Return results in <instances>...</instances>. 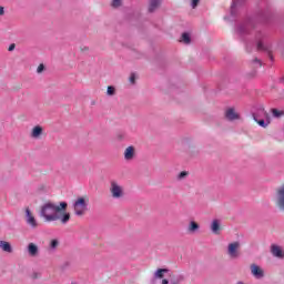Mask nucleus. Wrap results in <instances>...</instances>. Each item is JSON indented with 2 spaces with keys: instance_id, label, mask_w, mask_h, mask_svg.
Masks as SVG:
<instances>
[{
  "instance_id": "24",
  "label": "nucleus",
  "mask_w": 284,
  "mask_h": 284,
  "mask_svg": "<svg viewBox=\"0 0 284 284\" xmlns=\"http://www.w3.org/2000/svg\"><path fill=\"white\" fill-rule=\"evenodd\" d=\"M106 94L108 97H114V94H116V89L112 85L108 87Z\"/></svg>"
},
{
  "instance_id": "9",
  "label": "nucleus",
  "mask_w": 284,
  "mask_h": 284,
  "mask_svg": "<svg viewBox=\"0 0 284 284\" xmlns=\"http://www.w3.org/2000/svg\"><path fill=\"white\" fill-rule=\"evenodd\" d=\"M245 0H233L231 4V17H233V19H236V16L239 14V8H241Z\"/></svg>"
},
{
  "instance_id": "23",
  "label": "nucleus",
  "mask_w": 284,
  "mask_h": 284,
  "mask_svg": "<svg viewBox=\"0 0 284 284\" xmlns=\"http://www.w3.org/2000/svg\"><path fill=\"white\" fill-rule=\"evenodd\" d=\"M182 43H185L186 45L192 43V39L190 38V33L184 32L182 33Z\"/></svg>"
},
{
  "instance_id": "14",
  "label": "nucleus",
  "mask_w": 284,
  "mask_h": 284,
  "mask_svg": "<svg viewBox=\"0 0 284 284\" xmlns=\"http://www.w3.org/2000/svg\"><path fill=\"white\" fill-rule=\"evenodd\" d=\"M41 134H43V126L36 125L31 131V139H41Z\"/></svg>"
},
{
  "instance_id": "19",
  "label": "nucleus",
  "mask_w": 284,
  "mask_h": 284,
  "mask_svg": "<svg viewBox=\"0 0 284 284\" xmlns=\"http://www.w3.org/2000/svg\"><path fill=\"white\" fill-rule=\"evenodd\" d=\"M199 230H201V226L199 225V223H196L195 221H191L189 223L187 232H190L191 234H194L195 232H199Z\"/></svg>"
},
{
  "instance_id": "34",
  "label": "nucleus",
  "mask_w": 284,
  "mask_h": 284,
  "mask_svg": "<svg viewBox=\"0 0 284 284\" xmlns=\"http://www.w3.org/2000/svg\"><path fill=\"white\" fill-rule=\"evenodd\" d=\"M6 14V9L3 7H0V17H3Z\"/></svg>"
},
{
  "instance_id": "13",
  "label": "nucleus",
  "mask_w": 284,
  "mask_h": 284,
  "mask_svg": "<svg viewBox=\"0 0 284 284\" xmlns=\"http://www.w3.org/2000/svg\"><path fill=\"white\" fill-rule=\"evenodd\" d=\"M211 232H212V234H215V235L221 234V220H213L212 221Z\"/></svg>"
},
{
  "instance_id": "32",
  "label": "nucleus",
  "mask_w": 284,
  "mask_h": 284,
  "mask_svg": "<svg viewBox=\"0 0 284 284\" xmlns=\"http://www.w3.org/2000/svg\"><path fill=\"white\" fill-rule=\"evenodd\" d=\"M43 70H45V65L39 64V67L37 69L38 74H41V72H43Z\"/></svg>"
},
{
  "instance_id": "21",
  "label": "nucleus",
  "mask_w": 284,
  "mask_h": 284,
  "mask_svg": "<svg viewBox=\"0 0 284 284\" xmlns=\"http://www.w3.org/2000/svg\"><path fill=\"white\" fill-rule=\"evenodd\" d=\"M170 272V270L168 268H159L155 271L153 278H163V276H165V274H168Z\"/></svg>"
},
{
  "instance_id": "18",
  "label": "nucleus",
  "mask_w": 284,
  "mask_h": 284,
  "mask_svg": "<svg viewBox=\"0 0 284 284\" xmlns=\"http://www.w3.org/2000/svg\"><path fill=\"white\" fill-rule=\"evenodd\" d=\"M134 159V146H128L124 151V160L132 161Z\"/></svg>"
},
{
  "instance_id": "2",
  "label": "nucleus",
  "mask_w": 284,
  "mask_h": 284,
  "mask_svg": "<svg viewBox=\"0 0 284 284\" xmlns=\"http://www.w3.org/2000/svg\"><path fill=\"white\" fill-rule=\"evenodd\" d=\"M68 210V202H60L59 204L45 203L40 210V216L44 219L47 223L52 221H61L62 225H68L70 222V213Z\"/></svg>"
},
{
  "instance_id": "31",
  "label": "nucleus",
  "mask_w": 284,
  "mask_h": 284,
  "mask_svg": "<svg viewBox=\"0 0 284 284\" xmlns=\"http://www.w3.org/2000/svg\"><path fill=\"white\" fill-rule=\"evenodd\" d=\"M262 19L267 20L270 19V11H264L261 13Z\"/></svg>"
},
{
  "instance_id": "28",
  "label": "nucleus",
  "mask_w": 284,
  "mask_h": 284,
  "mask_svg": "<svg viewBox=\"0 0 284 284\" xmlns=\"http://www.w3.org/2000/svg\"><path fill=\"white\" fill-rule=\"evenodd\" d=\"M59 247V240H52L50 242V250H57Z\"/></svg>"
},
{
  "instance_id": "35",
  "label": "nucleus",
  "mask_w": 284,
  "mask_h": 284,
  "mask_svg": "<svg viewBox=\"0 0 284 284\" xmlns=\"http://www.w3.org/2000/svg\"><path fill=\"white\" fill-rule=\"evenodd\" d=\"M14 48H17V45L14 43L9 45V52H12L14 50Z\"/></svg>"
},
{
  "instance_id": "7",
  "label": "nucleus",
  "mask_w": 284,
  "mask_h": 284,
  "mask_svg": "<svg viewBox=\"0 0 284 284\" xmlns=\"http://www.w3.org/2000/svg\"><path fill=\"white\" fill-rule=\"evenodd\" d=\"M239 247H241V243L233 242L229 244L227 254L231 258H239Z\"/></svg>"
},
{
  "instance_id": "17",
  "label": "nucleus",
  "mask_w": 284,
  "mask_h": 284,
  "mask_svg": "<svg viewBox=\"0 0 284 284\" xmlns=\"http://www.w3.org/2000/svg\"><path fill=\"white\" fill-rule=\"evenodd\" d=\"M253 114H255L257 119H267V111H265V108L262 104L257 106L256 112Z\"/></svg>"
},
{
  "instance_id": "22",
  "label": "nucleus",
  "mask_w": 284,
  "mask_h": 284,
  "mask_svg": "<svg viewBox=\"0 0 284 284\" xmlns=\"http://www.w3.org/2000/svg\"><path fill=\"white\" fill-rule=\"evenodd\" d=\"M72 267V262L70 261H64L62 264H60V271L61 272H68Z\"/></svg>"
},
{
  "instance_id": "33",
  "label": "nucleus",
  "mask_w": 284,
  "mask_h": 284,
  "mask_svg": "<svg viewBox=\"0 0 284 284\" xmlns=\"http://www.w3.org/2000/svg\"><path fill=\"white\" fill-rule=\"evenodd\" d=\"M129 81L134 85V83L136 82V75L131 74Z\"/></svg>"
},
{
  "instance_id": "27",
  "label": "nucleus",
  "mask_w": 284,
  "mask_h": 284,
  "mask_svg": "<svg viewBox=\"0 0 284 284\" xmlns=\"http://www.w3.org/2000/svg\"><path fill=\"white\" fill-rule=\"evenodd\" d=\"M272 113H273V116H275V119L283 116V112L278 111V109H272Z\"/></svg>"
},
{
  "instance_id": "4",
  "label": "nucleus",
  "mask_w": 284,
  "mask_h": 284,
  "mask_svg": "<svg viewBox=\"0 0 284 284\" xmlns=\"http://www.w3.org/2000/svg\"><path fill=\"white\" fill-rule=\"evenodd\" d=\"M110 192L112 199H123V186H121L116 181H111Z\"/></svg>"
},
{
  "instance_id": "26",
  "label": "nucleus",
  "mask_w": 284,
  "mask_h": 284,
  "mask_svg": "<svg viewBox=\"0 0 284 284\" xmlns=\"http://www.w3.org/2000/svg\"><path fill=\"white\" fill-rule=\"evenodd\" d=\"M111 6L112 8H121V6H123V0H112Z\"/></svg>"
},
{
  "instance_id": "3",
  "label": "nucleus",
  "mask_w": 284,
  "mask_h": 284,
  "mask_svg": "<svg viewBox=\"0 0 284 284\" xmlns=\"http://www.w3.org/2000/svg\"><path fill=\"white\" fill-rule=\"evenodd\" d=\"M73 210L75 216H83V214L88 212V202H85V197H78L73 203Z\"/></svg>"
},
{
  "instance_id": "20",
  "label": "nucleus",
  "mask_w": 284,
  "mask_h": 284,
  "mask_svg": "<svg viewBox=\"0 0 284 284\" xmlns=\"http://www.w3.org/2000/svg\"><path fill=\"white\" fill-rule=\"evenodd\" d=\"M159 6H161V0H150L149 12H156Z\"/></svg>"
},
{
  "instance_id": "8",
  "label": "nucleus",
  "mask_w": 284,
  "mask_h": 284,
  "mask_svg": "<svg viewBox=\"0 0 284 284\" xmlns=\"http://www.w3.org/2000/svg\"><path fill=\"white\" fill-rule=\"evenodd\" d=\"M271 254L272 256H274L275 258H280L281 261H283L284 258V251H283V247H281L280 245L272 244Z\"/></svg>"
},
{
  "instance_id": "15",
  "label": "nucleus",
  "mask_w": 284,
  "mask_h": 284,
  "mask_svg": "<svg viewBox=\"0 0 284 284\" xmlns=\"http://www.w3.org/2000/svg\"><path fill=\"white\" fill-rule=\"evenodd\" d=\"M0 250H2V252H7V254H12L13 252L12 244L3 240L0 241Z\"/></svg>"
},
{
  "instance_id": "36",
  "label": "nucleus",
  "mask_w": 284,
  "mask_h": 284,
  "mask_svg": "<svg viewBox=\"0 0 284 284\" xmlns=\"http://www.w3.org/2000/svg\"><path fill=\"white\" fill-rule=\"evenodd\" d=\"M162 284H170V281H168V280H162Z\"/></svg>"
},
{
  "instance_id": "38",
  "label": "nucleus",
  "mask_w": 284,
  "mask_h": 284,
  "mask_svg": "<svg viewBox=\"0 0 284 284\" xmlns=\"http://www.w3.org/2000/svg\"><path fill=\"white\" fill-rule=\"evenodd\" d=\"M173 284H176L175 282Z\"/></svg>"
},
{
  "instance_id": "11",
  "label": "nucleus",
  "mask_w": 284,
  "mask_h": 284,
  "mask_svg": "<svg viewBox=\"0 0 284 284\" xmlns=\"http://www.w3.org/2000/svg\"><path fill=\"white\" fill-rule=\"evenodd\" d=\"M26 221L27 224H29L33 230L39 226V223H37V219L32 216V212L29 207L26 209Z\"/></svg>"
},
{
  "instance_id": "6",
  "label": "nucleus",
  "mask_w": 284,
  "mask_h": 284,
  "mask_svg": "<svg viewBox=\"0 0 284 284\" xmlns=\"http://www.w3.org/2000/svg\"><path fill=\"white\" fill-rule=\"evenodd\" d=\"M251 274L256 278L257 281H261V278H265V270L263 267L258 266L257 264H251L250 266Z\"/></svg>"
},
{
  "instance_id": "1",
  "label": "nucleus",
  "mask_w": 284,
  "mask_h": 284,
  "mask_svg": "<svg viewBox=\"0 0 284 284\" xmlns=\"http://www.w3.org/2000/svg\"><path fill=\"white\" fill-rule=\"evenodd\" d=\"M235 33L239 39L245 43L246 52H252L254 43L250 42L247 37L255 34V43L258 52H266L273 61L272 57V43L267 40V36L261 31H256V24L254 20L246 19L235 24Z\"/></svg>"
},
{
  "instance_id": "37",
  "label": "nucleus",
  "mask_w": 284,
  "mask_h": 284,
  "mask_svg": "<svg viewBox=\"0 0 284 284\" xmlns=\"http://www.w3.org/2000/svg\"><path fill=\"white\" fill-rule=\"evenodd\" d=\"M82 50H88V47H84Z\"/></svg>"
},
{
  "instance_id": "5",
  "label": "nucleus",
  "mask_w": 284,
  "mask_h": 284,
  "mask_svg": "<svg viewBox=\"0 0 284 284\" xmlns=\"http://www.w3.org/2000/svg\"><path fill=\"white\" fill-rule=\"evenodd\" d=\"M276 207L280 212H284V184L276 190Z\"/></svg>"
},
{
  "instance_id": "10",
  "label": "nucleus",
  "mask_w": 284,
  "mask_h": 284,
  "mask_svg": "<svg viewBox=\"0 0 284 284\" xmlns=\"http://www.w3.org/2000/svg\"><path fill=\"white\" fill-rule=\"evenodd\" d=\"M225 119L226 121H239V119H241V115L236 112L234 108H229L225 111Z\"/></svg>"
},
{
  "instance_id": "12",
  "label": "nucleus",
  "mask_w": 284,
  "mask_h": 284,
  "mask_svg": "<svg viewBox=\"0 0 284 284\" xmlns=\"http://www.w3.org/2000/svg\"><path fill=\"white\" fill-rule=\"evenodd\" d=\"M27 253L29 256H31V258H37V256H39V245L34 244V243H29L27 245Z\"/></svg>"
},
{
  "instance_id": "16",
  "label": "nucleus",
  "mask_w": 284,
  "mask_h": 284,
  "mask_svg": "<svg viewBox=\"0 0 284 284\" xmlns=\"http://www.w3.org/2000/svg\"><path fill=\"white\" fill-rule=\"evenodd\" d=\"M253 119L261 128H267L270 125V119H266L265 121V118L260 119L256 114H253Z\"/></svg>"
},
{
  "instance_id": "29",
  "label": "nucleus",
  "mask_w": 284,
  "mask_h": 284,
  "mask_svg": "<svg viewBox=\"0 0 284 284\" xmlns=\"http://www.w3.org/2000/svg\"><path fill=\"white\" fill-rule=\"evenodd\" d=\"M253 64L256 65V68H261V65H263V62H261V60H258L257 58H255L253 60Z\"/></svg>"
},
{
  "instance_id": "30",
  "label": "nucleus",
  "mask_w": 284,
  "mask_h": 284,
  "mask_svg": "<svg viewBox=\"0 0 284 284\" xmlns=\"http://www.w3.org/2000/svg\"><path fill=\"white\" fill-rule=\"evenodd\" d=\"M199 3H201V0H191V7L193 8V10L199 6Z\"/></svg>"
},
{
  "instance_id": "25",
  "label": "nucleus",
  "mask_w": 284,
  "mask_h": 284,
  "mask_svg": "<svg viewBox=\"0 0 284 284\" xmlns=\"http://www.w3.org/2000/svg\"><path fill=\"white\" fill-rule=\"evenodd\" d=\"M190 173L187 172V171H182V172H180L179 174H178V181H183V180H185V179H187V175H189Z\"/></svg>"
}]
</instances>
